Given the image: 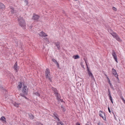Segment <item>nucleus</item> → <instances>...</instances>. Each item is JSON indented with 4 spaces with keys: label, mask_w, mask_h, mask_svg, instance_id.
Here are the masks:
<instances>
[{
    "label": "nucleus",
    "mask_w": 125,
    "mask_h": 125,
    "mask_svg": "<svg viewBox=\"0 0 125 125\" xmlns=\"http://www.w3.org/2000/svg\"><path fill=\"white\" fill-rule=\"evenodd\" d=\"M28 91V90L27 87L26 86H24L23 88L21 93L20 94V95L24 97L26 99H27V98L25 97V95H27Z\"/></svg>",
    "instance_id": "f257e3e1"
},
{
    "label": "nucleus",
    "mask_w": 125,
    "mask_h": 125,
    "mask_svg": "<svg viewBox=\"0 0 125 125\" xmlns=\"http://www.w3.org/2000/svg\"><path fill=\"white\" fill-rule=\"evenodd\" d=\"M20 25L22 27H24L26 26V24L25 21L23 18L20 17L18 19Z\"/></svg>",
    "instance_id": "f03ea898"
},
{
    "label": "nucleus",
    "mask_w": 125,
    "mask_h": 125,
    "mask_svg": "<svg viewBox=\"0 0 125 125\" xmlns=\"http://www.w3.org/2000/svg\"><path fill=\"white\" fill-rule=\"evenodd\" d=\"M52 116L56 120L58 121L57 122V125H64L62 122L59 121V119L58 117V115L56 113H54L53 114Z\"/></svg>",
    "instance_id": "7ed1b4c3"
},
{
    "label": "nucleus",
    "mask_w": 125,
    "mask_h": 125,
    "mask_svg": "<svg viewBox=\"0 0 125 125\" xmlns=\"http://www.w3.org/2000/svg\"><path fill=\"white\" fill-rule=\"evenodd\" d=\"M49 70L47 69L45 71V75L46 78L50 80L51 82H52L51 77L50 74Z\"/></svg>",
    "instance_id": "20e7f679"
},
{
    "label": "nucleus",
    "mask_w": 125,
    "mask_h": 125,
    "mask_svg": "<svg viewBox=\"0 0 125 125\" xmlns=\"http://www.w3.org/2000/svg\"><path fill=\"white\" fill-rule=\"evenodd\" d=\"M52 89L54 91L55 96L57 97V99L58 100L60 99V97L59 96V94L58 93V92L56 89L54 87H52Z\"/></svg>",
    "instance_id": "39448f33"
},
{
    "label": "nucleus",
    "mask_w": 125,
    "mask_h": 125,
    "mask_svg": "<svg viewBox=\"0 0 125 125\" xmlns=\"http://www.w3.org/2000/svg\"><path fill=\"white\" fill-rule=\"evenodd\" d=\"M112 35L113 36L114 38L116 39L119 42H120L121 41V39L118 37V35L116 34L115 33H113L112 34Z\"/></svg>",
    "instance_id": "423d86ee"
},
{
    "label": "nucleus",
    "mask_w": 125,
    "mask_h": 125,
    "mask_svg": "<svg viewBox=\"0 0 125 125\" xmlns=\"http://www.w3.org/2000/svg\"><path fill=\"white\" fill-rule=\"evenodd\" d=\"M112 54L115 61L117 62L116 55L115 53V52L114 50L113 51Z\"/></svg>",
    "instance_id": "0eeeda50"
},
{
    "label": "nucleus",
    "mask_w": 125,
    "mask_h": 125,
    "mask_svg": "<svg viewBox=\"0 0 125 125\" xmlns=\"http://www.w3.org/2000/svg\"><path fill=\"white\" fill-rule=\"evenodd\" d=\"M39 18V16L38 15L34 14L32 17V19L35 21H37Z\"/></svg>",
    "instance_id": "6e6552de"
},
{
    "label": "nucleus",
    "mask_w": 125,
    "mask_h": 125,
    "mask_svg": "<svg viewBox=\"0 0 125 125\" xmlns=\"http://www.w3.org/2000/svg\"><path fill=\"white\" fill-rule=\"evenodd\" d=\"M112 73L118 79H119L118 77V75L116 71V70L114 68H113L112 69Z\"/></svg>",
    "instance_id": "1a4fd4ad"
},
{
    "label": "nucleus",
    "mask_w": 125,
    "mask_h": 125,
    "mask_svg": "<svg viewBox=\"0 0 125 125\" xmlns=\"http://www.w3.org/2000/svg\"><path fill=\"white\" fill-rule=\"evenodd\" d=\"M39 35L42 37H46L47 36V35L46 34H45L43 31H42L40 32V33L38 34Z\"/></svg>",
    "instance_id": "9d476101"
},
{
    "label": "nucleus",
    "mask_w": 125,
    "mask_h": 125,
    "mask_svg": "<svg viewBox=\"0 0 125 125\" xmlns=\"http://www.w3.org/2000/svg\"><path fill=\"white\" fill-rule=\"evenodd\" d=\"M99 116L102 117L103 119L104 120V118L103 116L105 115L104 113L102 112L101 111H100L99 112Z\"/></svg>",
    "instance_id": "9b49d317"
},
{
    "label": "nucleus",
    "mask_w": 125,
    "mask_h": 125,
    "mask_svg": "<svg viewBox=\"0 0 125 125\" xmlns=\"http://www.w3.org/2000/svg\"><path fill=\"white\" fill-rule=\"evenodd\" d=\"M55 45L57 47V48L58 49H59L60 48V43L59 42H58L55 43Z\"/></svg>",
    "instance_id": "f8f14e48"
},
{
    "label": "nucleus",
    "mask_w": 125,
    "mask_h": 125,
    "mask_svg": "<svg viewBox=\"0 0 125 125\" xmlns=\"http://www.w3.org/2000/svg\"><path fill=\"white\" fill-rule=\"evenodd\" d=\"M14 70H15L16 72H17L18 70V68L17 66V62L15 63L14 66Z\"/></svg>",
    "instance_id": "ddd939ff"
},
{
    "label": "nucleus",
    "mask_w": 125,
    "mask_h": 125,
    "mask_svg": "<svg viewBox=\"0 0 125 125\" xmlns=\"http://www.w3.org/2000/svg\"><path fill=\"white\" fill-rule=\"evenodd\" d=\"M88 73L89 76H91V77L92 79H94V76L90 71H89V72H88Z\"/></svg>",
    "instance_id": "4468645a"
},
{
    "label": "nucleus",
    "mask_w": 125,
    "mask_h": 125,
    "mask_svg": "<svg viewBox=\"0 0 125 125\" xmlns=\"http://www.w3.org/2000/svg\"><path fill=\"white\" fill-rule=\"evenodd\" d=\"M107 79L108 83L110 85V87H111V88H113V86H112V84L111 83H110V81L109 79V78L108 77H107Z\"/></svg>",
    "instance_id": "2eb2a0df"
},
{
    "label": "nucleus",
    "mask_w": 125,
    "mask_h": 125,
    "mask_svg": "<svg viewBox=\"0 0 125 125\" xmlns=\"http://www.w3.org/2000/svg\"><path fill=\"white\" fill-rule=\"evenodd\" d=\"M10 11L11 13H13L14 11V8L11 6L10 7Z\"/></svg>",
    "instance_id": "dca6fc26"
},
{
    "label": "nucleus",
    "mask_w": 125,
    "mask_h": 125,
    "mask_svg": "<svg viewBox=\"0 0 125 125\" xmlns=\"http://www.w3.org/2000/svg\"><path fill=\"white\" fill-rule=\"evenodd\" d=\"M13 105L15 106L18 107L20 104L15 102H13L12 103Z\"/></svg>",
    "instance_id": "f3484780"
},
{
    "label": "nucleus",
    "mask_w": 125,
    "mask_h": 125,
    "mask_svg": "<svg viewBox=\"0 0 125 125\" xmlns=\"http://www.w3.org/2000/svg\"><path fill=\"white\" fill-rule=\"evenodd\" d=\"M5 7L4 5L0 3V9H4L5 8Z\"/></svg>",
    "instance_id": "a211bd4d"
},
{
    "label": "nucleus",
    "mask_w": 125,
    "mask_h": 125,
    "mask_svg": "<svg viewBox=\"0 0 125 125\" xmlns=\"http://www.w3.org/2000/svg\"><path fill=\"white\" fill-rule=\"evenodd\" d=\"M0 120L3 121H5L6 119L5 117L4 116H2L0 118Z\"/></svg>",
    "instance_id": "6ab92c4d"
},
{
    "label": "nucleus",
    "mask_w": 125,
    "mask_h": 125,
    "mask_svg": "<svg viewBox=\"0 0 125 125\" xmlns=\"http://www.w3.org/2000/svg\"><path fill=\"white\" fill-rule=\"evenodd\" d=\"M33 94L35 95L38 96H39L40 95V94L38 92H36L35 93H34Z\"/></svg>",
    "instance_id": "aec40b11"
},
{
    "label": "nucleus",
    "mask_w": 125,
    "mask_h": 125,
    "mask_svg": "<svg viewBox=\"0 0 125 125\" xmlns=\"http://www.w3.org/2000/svg\"><path fill=\"white\" fill-rule=\"evenodd\" d=\"M29 116L30 119H33L34 116L31 114H29Z\"/></svg>",
    "instance_id": "412c9836"
},
{
    "label": "nucleus",
    "mask_w": 125,
    "mask_h": 125,
    "mask_svg": "<svg viewBox=\"0 0 125 125\" xmlns=\"http://www.w3.org/2000/svg\"><path fill=\"white\" fill-rule=\"evenodd\" d=\"M73 58L75 59H77L79 58V56L78 55H76L73 56Z\"/></svg>",
    "instance_id": "4be33fe9"
},
{
    "label": "nucleus",
    "mask_w": 125,
    "mask_h": 125,
    "mask_svg": "<svg viewBox=\"0 0 125 125\" xmlns=\"http://www.w3.org/2000/svg\"><path fill=\"white\" fill-rule=\"evenodd\" d=\"M21 86H22L21 83H20L18 85V87L19 88H21Z\"/></svg>",
    "instance_id": "5701e85b"
},
{
    "label": "nucleus",
    "mask_w": 125,
    "mask_h": 125,
    "mask_svg": "<svg viewBox=\"0 0 125 125\" xmlns=\"http://www.w3.org/2000/svg\"><path fill=\"white\" fill-rule=\"evenodd\" d=\"M52 61L55 63L57 62L54 59H52Z\"/></svg>",
    "instance_id": "b1692460"
},
{
    "label": "nucleus",
    "mask_w": 125,
    "mask_h": 125,
    "mask_svg": "<svg viewBox=\"0 0 125 125\" xmlns=\"http://www.w3.org/2000/svg\"><path fill=\"white\" fill-rule=\"evenodd\" d=\"M24 2H25L26 3V5H27L28 4V0H23Z\"/></svg>",
    "instance_id": "393cba45"
},
{
    "label": "nucleus",
    "mask_w": 125,
    "mask_h": 125,
    "mask_svg": "<svg viewBox=\"0 0 125 125\" xmlns=\"http://www.w3.org/2000/svg\"><path fill=\"white\" fill-rule=\"evenodd\" d=\"M112 9L115 11H116V8L114 7H113L112 8Z\"/></svg>",
    "instance_id": "a878e982"
},
{
    "label": "nucleus",
    "mask_w": 125,
    "mask_h": 125,
    "mask_svg": "<svg viewBox=\"0 0 125 125\" xmlns=\"http://www.w3.org/2000/svg\"><path fill=\"white\" fill-rule=\"evenodd\" d=\"M62 111L63 112H64L65 111V109L64 108H62Z\"/></svg>",
    "instance_id": "bb28decb"
},
{
    "label": "nucleus",
    "mask_w": 125,
    "mask_h": 125,
    "mask_svg": "<svg viewBox=\"0 0 125 125\" xmlns=\"http://www.w3.org/2000/svg\"><path fill=\"white\" fill-rule=\"evenodd\" d=\"M56 65H57V66L58 67H59V64L58 63V62H57L56 63Z\"/></svg>",
    "instance_id": "cd10ccee"
},
{
    "label": "nucleus",
    "mask_w": 125,
    "mask_h": 125,
    "mask_svg": "<svg viewBox=\"0 0 125 125\" xmlns=\"http://www.w3.org/2000/svg\"><path fill=\"white\" fill-rule=\"evenodd\" d=\"M44 40H45L46 41H48V39H47V38H45L43 39Z\"/></svg>",
    "instance_id": "c85d7f7f"
},
{
    "label": "nucleus",
    "mask_w": 125,
    "mask_h": 125,
    "mask_svg": "<svg viewBox=\"0 0 125 125\" xmlns=\"http://www.w3.org/2000/svg\"><path fill=\"white\" fill-rule=\"evenodd\" d=\"M87 71H88V72H89V71H89V68H88V66H87Z\"/></svg>",
    "instance_id": "c756f323"
},
{
    "label": "nucleus",
    "mask_w": 125,
    "mask_h": 125,
    "mask_svg": "<svg viewBox=\"0 0 125 125\" xmlns=\"http://www.w3.org/2000/svg\"><path fill=\"white\" fill-rule=\"evenodd\" d=\"M76 84L77 85H79L80 86H81V83H77Z\"/></svg>",
    "instance_id": "7c9ffc66"
},
{
    "label": "nucleus",
    "mask_w": 125,
    "mask_h": 125,
    "mask_svg": "<svg viewBox=\"0 0 125 125\" xmlns=\"http://www.w3.org/2000/svg\"><path fill=\"white\" fill-rule=\"evenodd\" d=\"M108 110L109 112V113H111V111L110 110V109L109 108V107H108Z\"/></svg>",
    "instance_id": "2f4dec72"
},
{
    "label": "nucleus",
    "mask_w": 125,
    "mask_h": 125,
    "mask_svg": "<svg viewBox=\"0 0 125 125\" xmlns=\"http://www.w3.org/2000/svg\"><path fill=\"white\" fill-rule=\"evenodd\" d=\"M109 97V98H110V100H112V98L111 97V96H110Z\"/></svg>",
    "instance_id": "473e14b6"
},
{
    "label": "nucleus",
    "mask_w": 125,
    "mask_h": 125,
    "mask_svg": "<svg viewBox=\"0 0 125 125\" xmlns=\"http://www.w3.org/2000/svg\"><path fill=\"white\" fill-rule=\"evenodd\" d=\"M76 125H80V124L78 123H76Z\"/></svg>",
    "instance_id": "72a5a7b5"
},
{
    "label": "nucleus",
    "mask_w": 125,
    "mask_h": 125,
    "mask_svg": "<svg viewBox=\"0 0 125 125\" xmlns=\"http://www.w3.org/2000/svg\"><path fill=\"white\" fill-rule=\"evenodd\" d=\"M113 114H114V117L115 118V119H116V117L115 116V114L113 113Z\"/></svg>",
    "instance_id": "f704fd0d"
},
{
    "label": "nucleus",
    "mask_w": 125,
    "mask_h": 125,
    "mask_svg": "<svg viewBox=\"0 0 125 125\" xmlns=\"http://www.w3.org/2000/svg\"><path fill=\"white\" fill-rule=\"evenodd\" d=\"M108 95L109 97L110 96H111V95L110 93H109V94H108Z\"/></svg>",
    "instance_id": "c9c22d12"
},
{
    "label": "nucleus",
    "mask_w": 125,
    "mask_h": 125,
    "mask_svg": "<svg viewBox=\"0 0 125 125\" xmlns=\"http://www.w3.org/2000/svg\"><path fill=\"white\" fill-rule=\"evenodd\" d=\"M98 125H103L102 124H100L99 123H98Z\"/></svg>",
    "instance_id": "e433bc0d"
},
{
    "label": "nucleus",
    "mask_w": 125,
    "mask_h": 125,
    "mask_svg": "<svg viewBox=\"0 0 125 125\" xmlns=\"http://www.w3.org/2000/svg\"><path fill=\"white\" fill-rule=\"evenodd\" d=\"M108 92L109 93H110V91L109 89L108 90Z\"/></svg>",
    "instance_id": "4c0bfd02"
},
{
    "label": "nucleus",
    "mask_w": 125,
    "mask_h": 125,
    "mask_svg": "<svg viewBox=\"0 0 125 125\" xmlns=\"http://www.w3.org/2000/svg\"><path fill=\"white\" fill-rule=\"evenodd\" d=\"M61 107L62 108H64L63 106L62 105L61 106Z\"/></svg>",
    "instance_id": "58836bf2"
},
{
    "label": "nucleus",
    "mask_w": 125,
    "mask_h": 125,
    "mask_svg": "<svg viewBox=\"0 0 125 125\" xmlns=\"http://www.w3.org/2000/svg\"><path fill=\"white\" fill-rule=\"evenodd\" d=\"M121 99H122V100H123V101L124 100V98H122Z\"/></svg>",
    "instance_id": "ea45409f"
},
{
    "label": "nucleus",
    "mask_w": 125,
    "mask_h": 125,
    "mask_svg": "<svg viewBox=\"0 0 125 125\" xmlns=\"http://www.w3.org/2000/svg\"><path fill=\"white\" fill-rule=\"evenodd\" d=\"M123 101L124 102V103H125V100H124Z\"/></svg>",
    "instance_id": "a19ab883"
},
{
    "label": "nucleus",
    "mask_w": 125,
    "mask_h": 125,
    "mask_svg": "<svg viewBox=\"0 0 125 125\" xmlns=\"http://www.w3.org/2000/svg\"><path fill=\"white\" fill-rule=\"evenodd\" d=\"M111 101L112 103H113V101H112V100H110Z\"/></svg>",
    "instance_id": "79ce46f5"
},
{
    "label": "nucleus",
    "mask_w": 125,
    "mask_h": 125,
    "mask_svg": "<svg viewBox=\"0 0 125 125\" xmlns=\"http://www.w3.org/2000/svg\"><path fill=\"white\" fill-rule=\"evenodd\" d=\"M111 101L112 103H113V101H112V100H110Z\"/></svg>",
    "instance_id": "37998d69"
},
{
    "label": "nucleus",
    "mask_w": 125,
    "mask_h": 125,
    "mask_svg": "<svg viewBox=\"0 0 125 125\" xmlns=\"http://www.w3.org/2000/svg\"><path fill=\"white\" fill-rule=\"evenodd\" d=\"M105 76H106V77H107V75H106V74H105Z\"/></svg>",
    "instance_id": "c03bdc74"
},
{
    "label": "nucleus",
    "mask_w": 125,
    "mask_h": 125,
    "mask_svg": "<svg viewBox=\"0 0 125 125\" xmlns=\"http://www.w3.org/2000/svg\"><path fill=\"white\" fill-rule=\"evenodd\" d=\"M61 102H62V100H61Z\"/></svg>",
    "instance_id": "a18cd8bd"
},
{
    "label": "nucleus",
    "mask_w": 125,
    "mask_h": 125,
    "mask_svg": "<svg viewBox=\"0 0 125 125\" xmlns=\"http://www.w3.org/2000/svg\"><path fill=\"white\" fill-rule=\"evenodd\" d=\"M113 33H112V34H113ZM111 34H112V33H111Z\"/></svg>",
    "instance_id": "49530a36"
}]
</instances>
